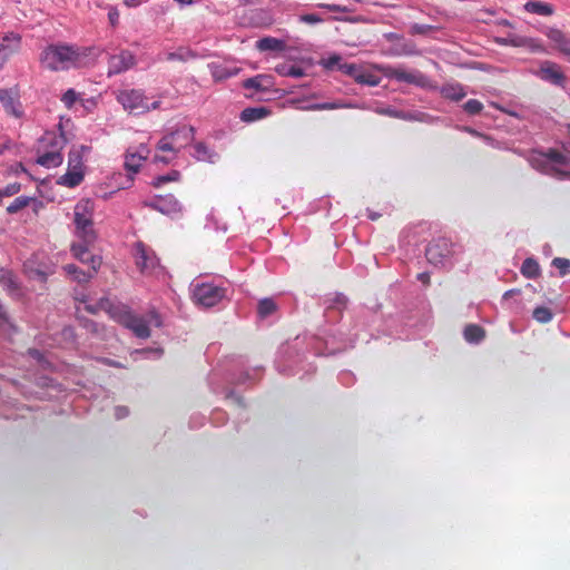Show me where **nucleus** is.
<instances>
[{
  "instance_id": "12",
  "label": "nucleus",
  "mask_w": 570,
  "mask_h": 570,
  "mask_svg": "<svg viewBox=\"0 0 570 570\" xmlns=\"http://www.w3.org/2000/svg\"><path fill=\"white\" fill-rule=\"evenodd\" d=\"M135 262L138 271L145 275H151L153 271L159 266V261L151 252V249L145 246L142 243H136L135 246Z\"/></svg>"
},
{
  "instance_id": "27",
  "label": "nucleus",
  "mask_w": 570,
  "mask_h": 570,
  "mask_svg": "<svg viewBox=\"0 0 570 570\" xmlns=\"http://www.w3.org/2000/svg\"><path fill=\"white\" fill-rule=\"evenodd\" d=\"M268 115V110L264 107L246 108L242 110L240 120L245 122H253L264 119Z\"/></svg>"
},
{
  "instance_id": "44",
  "label": "nucleus",
  "mask_w": 570,
  "mask_h": 570,
  "mask_svg": "<svg viewBox=\"0 0 570 570\" xmlns=\"http://www.w3.org/2000/svg\"><path fill=\"white\" fill-rule=\"evenodd\" d=\"M75 101H77V92L72 89H69L68 91H66V94H63L62 96V104L63 106L70 108Z\"/></svg>"
},
{
  "instance_id": "9",
  "label": "nucleus",
  "mask_w": 570,
  "mask_h": 570,
  "mask_svg": "<svg viewBox=\"0 0 570 570\" xmlns=\"http://www.w3.org/2000/svg\"><path fill=\"white\" fill-rule=\"evenodd\" d=\"M80 183H82V163H80L79 151L71 150L68 157V173L58 178V185L75 188Z\"/></svg>"
},
{
  "instance_id": "31",
  "label": "nucleus",
  "mask_w": 570,
  "mask_h": 570,
  "mask_svg": "<svg viewBox=\"0 0 570 570\" xmlns=\"http://www.w3.org/2000/svg\"><path fill=\"white\" fill-rule=\"evenodd\" d=\"M276 311V305L272 298H264L257 303V315L262 318L271 316Z\"/></svg>"
},
{
  "instance_id": "8",
  "label": "nucleus",
  "mask_w": 570,
  "mask_h": 570,
  "mask_svg": "<svg viewBox=\"0 0 570 570\" xmlns=\"http://www.w3.org/2000/svg\"><path fill=\"white\" fill-rule=\"evenodd\" d=\"M193 298L203 307H214L224 298V288L213 284H197L193 288Z\"/></svg>"
},
{
  "instance_id": "10",
  "label": "nucleus",
  "mask_w": 570,
  "mask_h": 570,
  "mask_svg": "<svg viewBox=\"0 0 570 570\" xmlns=\"http://www.w3.org/2000/svg\"><path fill=\"white\" fill-rule=\"evenodd\" d=\"M385 77L419 88H426L429 86V78L419 70L407 71L403 68L387 67L385 68Z\"/></svg>"
},
{
  "instance_id": "20",
  "label": "nucleus",
  "mask_w": 570,
  "mask_h": 570,
  "mask_svg": "<svg viewBox=\"0 0 570 570\" xmlns=\"http://www.w3.org/2000/svg\"><path fill=\"white\" fill-rule=\"evenodd\" d=\"M146 158L147 149H145V147H140V149L136 151H128L127 158H125V168L132 174H136Z\"/></svg>"
},
{
  "instance_id": "59",
  "label": "nucleus",
  "mask_w": 570,
  "mask_h": 570,
  "mask_svg": "<svg viewBox=\"0 0 570 570\" xmlns=\"http://www.w3.org/2000/svg\"><path fill=\"white\" fill-rule=\"evenodd\" d=\"M26 173V169L22 167V164H17V168H14V174Z\"/></svg>"
},
{
  "instance_id": "52",
  "label": "nucleus",
  "mask_w": 570,
  "mask_h": 570,
  "mask_svg": "<svg viewBox=\"0 0 570 570\" xmlns=\"http://www.w3.org/2000/svg\"><path fill=\"white\" fill-rule=\"evenodd\" d=\"M109 21H111V26H116L118 22V12L116 10L109 11Z\"/></svg>"
},
{
  "instance_id": "23",
  "label": "nucleus",
  "mask_w": 570,
  "mask_h": 570,
  "mask_svg": "<svg viewBox=\"0 0 570 570\" xmlns=\"http://www.w3.org/2000/svg\"><path fill=\"white\" fill-rule=\"evenodd\" d=\"M440 94H442L443 99H448L450 101H460L464 99L466 96V91H464V87H462L459 83H446L442 86V90H440Z\"/></svg>"
},
{
  "instance_id": "34",
  "label": "nucleus",
  "mask_w": 570,
  "mask_h": 570,
  "mask_svg": "<svg viewBox=\"0 0 570 570\" xmlns=\"http://www.w3.org/2000/svg\"><path fill=\"white\" fill-rule=\"evenodd\" d=\"M30 202H31L30 197L19 196L17 198H14V200H13V203H11V205L7 206V213H9V215H14L16 213L28 207L30 205Z\"/></svg>"
},
{
  "instance_id": "56",
  "label": "nucleus",
  "mask_w": 570,
  "mask_h": 570,
  "mask_svg": "<svg viewBox=\"0 0 570 570\" xmlns=\"http://www.w3.org/2000/svg\"><path fill=\"white\" fill-rule=\"evenodd\" d=\"M169 180H170V177H168V176H160V177H158V183H156V185L166 184Z\"/></svg>"
},
{
  "instance_id": "26",
  "label": "nucleus",
  "mask_w": 570,
  "mask_h": 570,
  "mask_svg": "<svg viewBox=\"0 0 570 570\" xmlns=\"http://www.w3.org/2000/svg\"><path fill=\"white\" fill-rule=\"evenodd\" d=\"M194 59H196V53L191 49L185 47L177 48V50L166 53V61L186 62Z\"/></svg>"
},
{
  "instance_id": "55",
  "label": "nucleus",
  "mask_w": 570,
  "mask_h": 570,
  "mask_svg": "<svg viewBox=\"0 0 570 570\" xmlns=\"http://www.w3.org/2000/svg\"><path fill=\"white\" fill-rule=\"evenodd\" d=\"M465 132H468L469 135L471 136H475V137H482V134L475 131L474 129L470 128V127H465Z\"/></svg>"
},
{
  "instance_id": "42",
  "label": "nucleus",
  "mask_w": 570,
  "mask_h": 570,
  "mask_svg": "<svg viewBox=\"0 0 570 570\" xmlns=\"http://www.w3.org/2000/svg\"><path fill=\"white\" fill-rule=\"evenodd\" d=\"M345 107L343 104L338 102H324V104H315L308 107V110H336Z\"/></svg>"
},
{
  "instance_id": "13",
  "label": "nucleus",
  "mask_w": 570,
  "mask_h": 570,
  "mask_svg": "<svg viewBox=\"0 0 570 570\" xmlns=\"http://www.w3.org/2000/svg\"><path fill=\"white\" fill-rule=\"evenodd\" d=\"M107 66H109L107 69L109 77L124 73L136 66V56L129 50H120L109 57Z\"/></svg>"
},
{
  "instance_id": "25",
  "label": "nucleus",
  "mask_w": 570,
  "mask_h": 570,
  "mask_svg": "<svg viewBox=\"0 0 570 570\" xmlns=\"http://www.w3.org/2000/svg\"><path fill=\"white\" fill-rule=\"evenodd\" d=\"M286 45L275 37H264L256 41V48L259 51H282Z\"/></svg>"
},
{
  "instance_id": "15",
  "label": "nucleus",
  "mask_w": 570,
  "mask_h": 570,
  "mask_svg": "<svg viewBox=\"0 0 570 570\" xmlns=\"http://www.w3.org/2000/svg\"><path fill=\"white\" fill-rule=\"evenodd\" d=\"M0 102L3 106L4 114L17 119L22 117V105L17 89H0Z\"/></svg>"
},
{
  "instance_id": "11",
  "label": "nucleus",
  "mask_w": 570,
  "mask_h": 570,
  "mask_svg": "<svg viewBox=\"0 0 570 570\" xmlns=\"http://www.w3.org/2000/svg\"><path fill=\"white\" fill-rule=\"evenodd\" d=\"M533 75L541 79L543 82L551 83L556 87H563L566 77L560 66L551 60H543L539 63V69L533 71Z\"/></svg>"
},
{
  "instance_id": "38",
  "label": "nucleus",
  "mask_w": 570,
  "mask_h": 570,
  "mask_svg": "<svg viewBox=\"0 0 570 570\" xmlns=\"http://www.w3.org/2000/svg\"><path fill=\"white\" fill-rule=\"evenodd\" d=\"M463 110L470 116L479 115L482 111V102L475 99H469L468 102L463 105Z\"/></svg>"
},
{
  "instance_id": "62",
  "label": "nucleus",
  "mask_w": 570,
  "mask_h": 570,
  "mask_svg": "<svg viewBox=\"0 0 570 570\" xmlns=\"http://www.w3.org/2000/svg\"><path fill=\"white\" fill-rule=\"evenodd\" d=\"M29 353H30V355H32V357H35V358H38V356H39V352H38V350H30V352H29Z\"/></svg>"
},
{
  "instance_id": "48",
  "label": "nucleus",
  "mask_w": 570,
  "mask_h": 570,
  "mask_svg": "<svg viewBox=\"0 0 570 570\" xmlns=\"http://www.w3.org/2000/svg\"><path fill=\"white\" fill-rule=\"evenodd\" d=\"M377 114H380L382 116H387V117L396 118V119H401L402 118V115L399 111L393 110L391 108L380 109V110H377Z\"/></svg>"
},
{
  "instance_id": "21",
  "label": "nucleus",
  "mask_w": 570,
  "mask_h": 570,
  "mask_svg": "<svg viewBox=\"0 0 570 570\" xmlns=\"http://www.w3.org/2000/svg\"><path fill=\"white\" fill-rule=\"evenodd\" d=\"M97 271L98 269H92V266H89L88 271L79 269V267L73 264L63 266V272H66L68 276L73 278V281H77L79 284H86L95 276Z\"/></svg>"
},
{
  "instance_id": "30",
  "label": "nucleus",
  "mask_w": 570,
  "mask_h": 570,
  "mask_svg": "<svg viewBox=\"0 0 570 570\" xmlns=\"http://www.w3.org/2000/svg\"><path fill=\"white\" fill-rule=\"evenodd\" d=\"M522 275L528 279L539 276V264L532 258H525L522 263Z\"/></svg>"
},
{
  "instance_id": "35",
  "label": "nucleus",
  "mask_w": 570,
  "mask_h": 570,
  "mask_svg": "<svg viewBox=\"0 0 570 570\" xmlns=\"http://www.w3.org/2000/svg\"><path fill=\"white\" fill-rule=\"evenodd\" d=\"M265 80V76L248 78L246 81H244V88L247 90L263 91L265 90V85L263 83Z\"/></svg>"
},
{
  "instance_id": "28",
  "label": "nucleus",
  "mask_w": 570,
  "mask_h": 570,
  "mask_svg": "<svg viewBox=\"0 0 570 570\" xmlns=\"http://www.w3.org/2000/svg\"><path fill=\"white\" fill-rule=\"evenodd\" d=\"M463 337L471 344H476L484 340V330L474 324H469L465 326V331H463Z\"/></svg>"
},
{
  "instance_id": "16",
  "label": "nucleus",
  "mask_w": 570,
  "mask_h": 570,
  "mask_svg": "<svg viewBox=\"0 0 570 570\" xmlns=\"http://www.w3.org/2000/svg\"><path fill=\"white\" fill-rule=\"evenodd\" d=\"M20 50V36L16 33H7L0 37V69L12 56Z\"/></svg>"
},
{
  "instance_id": "60",
  "label": "nucleus",
  "mask_w": 570,
  "mask_h": 570,
  "mask_svg": "<svg viewBox=\"0 0 570 570\" xmlns=\"http://www.w3.org/2000/svg\"><path fill=\"white\" fill-rule=\"evenodd\" d=\"M148 106H150V110H156L159 108V101H154L150 104H148Z\"/></svg>"
},
{
  "instance_id": "32",
  "label": "nucleus",
  "mask_w": 570,
  "mask_h": 570,
  "mask_svg": "<svg viewBox=\"0 0 570 570\" xmlns=\"http://www.w3.org/2000/svg\"><path fill=\"white\" fill-rule=\"evenodd\" d=\"M350 77L354 78L355 82L368 87H376L380 82V78L371 72L354 75Z\"/></svg>"
},
{
  "instance_id": "39",
  "label": "nucleus",
  "mask_w": 570,
  "mask_h": 570,
  "mask_svg": "<svg viewBox=\"0 0 570 570\" xmlns=\"http://www.w3.org/2000/svg\"><path fill=\"white\" fill-rule=\"evenodd\" d=\"M345 62H341V56L338 55H332L327 59L321 60V66L324 69L333 70L337 68V66L343 65Z\"/></svg>"
},
{
  "instance_id": "49",
  "label": "nucleus",
  "mask_w": 570,
  "mask_h": 570,
  "mask_svg": "<svg viewBox=\"0 0 570 570\" xmlns=\"http://www.w3.org/2000/svg\"><path fill=\"white\" fill-rule=\"evenodd\" d=\"M128 416V409L125 406H118L115 409V417L118 420L127 417Z\"/></svg>"
},
{
  "instance_id": "54",
  "label": "nucleus",
  "mask_w": 570,
  "mask_h": 570,
  "mask_svg": "<svg viewBox=\"0 0 570 570\" xmlns=\"http://www.w3.org/2000/svg\"><path fill=\"white\" fill-rule=\"evenodd\" d=\"M139 4V0H125V6L128 8H136Z\"/></svg>"
},
{
  "instance_id": "37",
  "label": "nucleus",
  "mask_w": 570,
  "mask_h": 570,
  "mask_svg": "<svg viewBox=\"0 0 570 570\" xmlns=\"http://www.w3.org/2000/svg\"><path fill=\"white\" fill-rule=\"evenodd\" d=\"M336 69L340 70V72L346 75L347 77H353L360 73H366L362 71L357 65L354 63H343L337 66Z\"/></svg>"
},
{
  "instance_id": "45",
  "label": "nucleus",
  "mask_w": 570,
  "mask_h": 570,
  "mask_svg": "<svg viewBox=\"0 0 570 570\" xmlns=\"http://www.w3.org/2000/svg\"><path fill=\"white\" fill-rule=\"evenodd\" d=\"M298 21L308 23V24H316V23L322 22V18L314 13H305V14L298 17Z\"/></svg>"
},
{
  "instance_id": "18",
  "label": "nucleus",
  "mask_w": 570,
  "mask_h": 570,
  "mask_svg": "<svg viewBox=\"0 0 570 570\" xmlns=\"http://www.w3.org/2000/svg\"><path fill=\"white\" fill-rule=\"evenodd\" d=\"M546 37L553 43V49L570 61V37L557 28H549L546 31Z\"/></svg>"
},
{
  "instance_id": "5",
  "label": "nucleus",
  "mask_w": 570,
  "mask_h": 570,
  "mask_svg": "<svg viewBox=\"0 0 570 570\" xmlns=\"http://www.w3.org/2000/svg\"><path fill=\"white\" fill-rule=\"evenodd\" d=\"M40 141L50 146V149L38 155L37 165L45 167L46 169H52L60 166L63 163V156L61 155L63 141L61 140V137L55 136L52 132H46L45 137H42V140Z\"/></svg>"
},
{
  "instance_id": "24",
  "label": "nucleus",
  "mask_w": 570,
  "mask_h": 570,
  "mask_svg": "<svg viewBox=\"0 0 570 570\" xmlns=\"http://www.w3.org/2000/svg\"><path fill=\"white\" fill-rule=\"evenodd\" d=\"M193 158L197 159V161H206L208 164H214L216 160V153L208 148L203 141L195 142L193 145Z\"/></svg>"
},
{
  "instance_id": "50",
  "label": "nucleus",
  "mask_w": 570,
  "mask_h": 570,
  "mask_svg": "<svg viewBox=\"0 0 570 570\" xmlns=\"http://www.w3.org/2000/svg\"><path fill=\"white\" fill-rule=\"evenodd\" d=\"M6 326H10L8 322V316H6L4 308L0 305V328H4Z\"/></svg>"
},
{
  "instance_id": "7",
  "label": "nucleus",
  "mask_w": 570,
  "mask_h": 570,
  "mask_svg": "<svg viewBox=\"0 0 570 570\" xmlns=\"http://www.w3.org/2000/svg\"><path fill=\"white\" fill-rule=\"evenodd\" d=\"M117 101L122 106V108H125V110L132 114H145L149 111L147 99H145L141 90H120L117 95Z\"/></svg>"
},
{
  "instance_id": "51",
  "label": "nucleus",
  "mask_w": 570,
  "mask_h": 570,
  "mask_svg": "<svg viewBox=\"0 0 570 570\" xmlns=\"http://www.w3.org/2000/svg\"><path fill=\"white\" fill-rule=\"evenodd\" d=\"M416 279L425 286L429 285V274L426 272L420 273L419 276H416Z\"/></svg>"
},
{
  "instance_id": "47",
  "label": "nucleus",
  "mask_w": 570,
  "mask_h": 570,
  "mask_svg": "<svg viewBox=\"0 0 570 570\" xmlns=\"http://www.w3.org/2000/svg\"><path fill=\"white\" fill-rule=\"evenodd\" d=\"M548 159L558 164V165H564V156L560 154L558 150H549L548 151Z\"/></svg>"
},
{
  "instance_id": "19",
  "label": "nucleus",
  "mask_w": 570,
  "mask_h": 570,
  "mask_svg": "<svg viewBox=\"0 0 570 570\" xmlns=\"http://www.w3.org/2000/svg\"><path fill=\"white\" fill-rule=\"evenodd\" d=\"M208 69H210V76H213L216 82L234 77L239 72V68L237 67H227L223 63L215 62L208 65Z\"/></svg>"
},
{
  "instance_id": "53",
  "label": "nucleus",
  "mask_w": 570,
  "mask_h": 570,
  "mask_svg": "<svg viewBox=\"0 0 570 570\" xmlns=\"http://www.w3.org/2000/svg\"><path fill=\"white\" fill-rule=\"evenodd\" d=\"M154 161L168 164V161H170V158H168L166 156L156 155V156H154Z\"/></svg>"
},
{
  "instance_id": "17",
  "label": "nucleus",
  "mask_w": 570,
  "mask_h": 570,
  "mask_svg": "<svg viewBox=\"0 0 570 570\" xmlns=\"http://www.w3.org/2000/svg\"><path fill=\"white\" fill-rule=\"evenodd\" d=\"M148 206H150L151 209L166 216H175L176 214L180 213V204L171 194H167L154 199V202L148 204Z\"/></svg>"
},
{
  "instance_id": "22",
  "label": "nucleus",
  "mask_w": 570,
  "mask_h": 570,
  "mask_svg": "<svg viewBox=\"0 0 570 570\" xmlns=\"http://www.w3.org/2000/svg\"><path fill=\"white\" fill-rule=\"evenodd\" d=\"M523 10L528 13L537 14L539 17H551L554 13L552 4L538 0H532L523 4Z\"/></svg>"
},
{
  "instance_id": "61",
  "label": "nucleus",
  "mask_w": 570,
  "mask_h": 570,
  "mask_svg": "<svg viewBox=\"0 0 570 570\" xmlns=\"http://www.w3.org/2000/svg\"><path fill=\"white\" fill-rule=\"evenodd\" d=\"M401 53H403V55H413V53H415V51H413V47H409V49L402 50Z\"/></svg>"
},
{
  "instance_id": "41",
  "label": "nucleus",
  "mask_w": 570,
  "mask_h": 570,
  "mask_svg": "<svg viewBox=\"0 0 570 570\" xmlns=\"http://www.w3.org/2000/svg\"><path fill=\"white\" fill-rule=\"evenodd\" d=\"M316 7H318V9L327 10L328 12H334V13L351 12V9H348L342 4H336V3H318V4H316Z\"/></svg>"
},
{
  "instance_id": "29",
  "label": "nucleus",
  "mask_w": 570,
  "mask_h": 570,
  "mask_svg": "<svg viewBox=\"0 0 570 570\" xmlns=\"http://www.w3.org/2000/svg\"><path fill=\"white\" fill-rule=\"evenodd\" d=\"M275 72L279 73L281 77L302 78L304 77V70L295 65L283 63L275 67Z\"/></svg>"
},
{
  "instance_id": "1",
  "label": "nucleus",
  "mask_w": 570,
  "mask_h": 570,
  "mask_svg": "<svg viewBox=\"0 0 570 570\" xmlns=\"http://www.w3.org/2000/svg\"><path fill=\"white\" fill-rule=\"evenodd\" d=\"M99 308L107 312L115 323L132 332V335L138 337V340H147L151 336L149 331L150 323L156 327L160 326L159 315L155 311L150 312V320H147L144 316L137 315L128 306L115 305L108 298L99 301Z\"/></svg>"
},
{
  "instance_id": "57",
  "label": "nucleus",
  "mask_w": 570,
  "mask_h": 570,
  "mask_svg": "<svg viewBox=\"0 0 570 570\" xmlns=\"http://www.w3.org/2000/svg\"><path fill=\"white\" fill-rule=\"evenodd\" d=\"M176 3L179 6H191L194 0H176Z\"/></svg>"
},
{
  "instance_id": "63",
  "label": "nucleus",
  "mask_w": 570,
  "mask_h": 570,
  "mask_svg": "<svg viewBox=\"0 0 570 570\" xmlns=\"http://www.w3.org/2000/svg\"><path fill=\"white\" fill-rule=\"evenodd\" d=\"M379 216H380L379 214L372 213V214H370V219L371 220H376V219H379Z\"/></svg>"
},
{
  "instance_id": "46",
  "label": "nucleus",
  "mask_w": 570,
  "mask_h": 570,
  "mask_svg": "<svg viewBox=\"0 0 570 570\" xmlns=\"http://www.w3.org/2000/svg\"><path fill=\"white\" fill-rule=\"evenodd\" d=\"M522 47H527L528 49L532 50L533 52H544V47L540 43L537 39H530L525 45Z\"/></svg>"
},
{
  "instance_id": "40",
  "label": "nucleus",
  "mask_w": 570,
  "mask_h": 570,
  "mask_svg": "<svg viewBox=\"0 0 570 570\" xmlns=\"http://www.w3.org/2000/svg\"><path fill=\"white\" fill-rule=\"evenodd\" d=\"M551 264L561 273V276H564L570 271V261L568 258L556 257Z\"/></svg>"
},
{
  "instance_id": "6",
  "label": "nucleus",
  "mask_w": 570,
  "mask_h": 570,
  "mask_svg": "<svg viewBox=\"0 0 570 570\" xmlns=\"http://www.w3.org/2000/svg\"><path fill=\"white\" fill-rule=\"evenodd\" d=\"M453 248L450 239L438 238L425 247V259L434 266L443 265L454 254Z\"/></svg>"
},
{
  "instance_id": "14",
  "label": "nucleus",
  "mask_w": 570,
  "mask_h": 570,
  "mask_svg": "<svg viewBox=\"0 0 570 570\" xmlns=\"http://www.w3.org/2000/svg\"><path fill=\"white\" fill-rule=\"evenodd\" d=\"M92 245L95 244H86L77 240L71 243L69 250H71V256L78 259L79 263L92 266L95 271L100 268L102 261H100V256L90 253V247H92Z\"/></svg>"
},
{
  "instance_id": "36",
  "label": "nucleus",
  "mask_w": 570,
  "mask_h": 570,
  "mask_svg": "<svg viewBox=\"0 0 570 570\" xmlns=\"http://www.w3.org/2000/svg\"><path fill=\"white\" fill-rule=\"evenodd\" d=\"M530 39L528 37L510 36L505 39H499V43L502 46L522 47Z\"/></svg>"
},
{
  "instance_id": "58",
  "label": "nucleus",
  "mask_w": 570,
  "mask_h": 570,
  "mask_svg": "<svg viewBox=\"0 0 570 570\" xmlns=\"http://www.w3.org/2000/svg\"><path fill=\"white\" fill-rule=\"evenodd\" d=\"M518 293H519V291H517V289H508V292L504 293V296H502V297H504V299H507V298H509L512 295L518 294Z\"/></svg>"
},
{
  "instance_id": "2",
  "label": "nucleus",
  "mask_w": 570,
  "mask_h": 570,
  "mask_svg": "<svg viewBox=\"0 0 570 570\" xmlns=\"http://www.w3.org/2000/svg\"><path fill=\"white\" fill-rule=\"evenodd\" d=\"M85 51L71 45H50L40 55V63L51 71H62L79 67Z\"/></svg>"
},
{
  "instance_id": "4",
  "label": "nucleus",
  "mask_w": 570,
  "mask_h": 570,
  "mask_svg": "<svg viewBox=\"0 0 570 570\" xmlns=\"http://www.w3.org/2000/svg\"><path fill=\"white\" fill-rule=\"evenodd\" d=\"M194 139V128L189 125H183L176 131L169 132L158 141V151L176 154L181 148L188 146Z\"/></svg>"
},
{
  "instance_id": "3",
  "label": "nucleus",
  "mask_w": 570,
  "mask_h": 570,
  "mask_svg": "<svg viewBox=\"0 0 570 570\" xmlns=\"http://www.w3.org/2000/svg\"><path fill=\"white\" fill-rule=\"evenodd\" d=\"M92 210H95V206L88 198L79 200L73 206V226H76L73 235L85 244H95L96 240V233L92 227Z\"/></svg>"
},
{
  "instance_id": "33",
  "label": "nucleus",
  "mask_w": 570,
  "mask_h": 570,
  "mask_svg": "<svg viewBox=\"0 0 570 570\" xmlns=\"http://www.w3.org/2000/svg\"><path fill=\"white\" fill-rule=\"evenodd\" d=\"M532 317L540 324H548L552 320V312L547 306H538L533 308Z\"/></svg>"
},
{
  "instance_id": "64",
  "label": "nucleus",
  "mask_w": 570,
  "mask_h": 570,
  "mask_svg": "<svg viewBox=\"0 0 570 570\" xmlns=\"http://www.w3.org/2000/svg\"><path fill=\"white\" fill-rule=\"evenodd\" d=\"M87 327L91 328V331L96 332V324L92 322L87 323Z\"/></svg>"
},
{
  "instance_id": "43",
  "label": "nucleus",
  "mask_w": 570,
  "mask_h": 570,
  "mask_svg": "<svg viewBox=\"0 0 570 570\" xmlns=\"http://www.w3.org/2000/svg\"><path fill=\"white\" fill-rule=\"evenodd\" d=\"M20 191V184L13 183L4 186V188L0 189V193L4 195V197H12L13 195Z\"/></svg>"
}]
</instances>
